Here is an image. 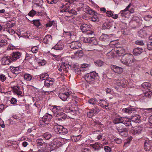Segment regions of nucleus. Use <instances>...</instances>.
I'll use <instances>...</instances> for the list:
<instances>
[{
  "label": "nucleus",
  "instance_id": "nucleus-11",
  "mask_svg": "<svg viewBox=\"0 0 152 152\" xmlns=\"http://www.w3.org/2000/svg\"><path fill=\"white\" fill-rule=\"evenodd\" d=\"M1 64L3 65H9L12 61L10 56H4L1 59Z\"/></svg>",
  "mask_w": 152,
  "mask_h": 152
},
{
  "label": "nucleus",
  "instance_id": "nucleus-53",
  "mask_svg": "<svg viewBox=\"0 0 152 152\" xmlns=\"http://www.w3.org/2000/svg\"><path fill=\"white\" fill-rule=\"evenodd\" d=\"M38 48L37 46H35L31 48V50L34 53H36L38 51Z\"/></svg>",
  "mask_w": 152,
  "mask_h": 152
},
{
  "label": "nucleus",
  "instance_id": "nucleus-15",
  "mask_svg": "<svg viewBox=\"0 0 152 152\" xmlns=\"http://www.w3.org/2000/svg\"><path fill=\"white\" fill-rule=\"evenodd\" d=\"M110 35H108L107 34H102L100 37V40L104 41H108L109 42L111 43L113 42L110 39V38L111 37H110Z\"/></svg>",
  "mask_w": 152,
  "mask_h": 152
},
{
  "label": "nucleus",
  "instance_id": "nucleus-20",
  "mask_svg": "<svg viewBox=\"0 0 152 152\" xmlns=\"http://www.w3.org/2000/svg\"><path fill=\"white\" fill-rule=\"evenodd\" d=\"M122 111L123 113L130 114L135 111L136 109L134 107L131 106L127 108L123 109Z\"/></svg>",
  "mask_w": 152,
  "mask_h": 152
},
{
  "label": "nucleus",
  "instance_id": "nucleus-62",
  "mask_svg": "<svg viewBox=\"0 0 152 152\" xmlns=\"http://www.w3.org/2000/svg\"><path fill=\"white\" fill-rule=\"evenodd\" d=\"M93 111L91 110L90 111L87 113V116L89 118H91L94 115V113Z\"/></svg>",
  "mask_w": 152,
  "mask_h": 152
},
{
  "label": "nucleus",
  "instance_id": "nucleus-5",
  "mask_svg": "<svg viewBox=\"0 0 152 152\" xmlns=\"http://www.w3.org/2000/svg\"><path fill=\"white\" fill-rule=\"evenodd\" d=\"M58 96L64 101H67L72 102L71 99L72 98V96L70 94L69 92L60 93L58 95Z\"/></svg>",
  "mask_w": 152,
  "mask_h": 152
},
{
  "label": "nucleus",
  "instance_id": "nucleus-63",
  "mask_svg": "<svg viewBox=\"0 0 152 152\" xmlns=\"http://www.w3.org/2000/svg\"><path fill=\"white\" fill-rule=\"evenodd\" d=\"M135 43L136 44L140 45H144V43L142 40H137L135 42Z\"/></svg>",
  "mask_w": 152,
  "mask_h": 152
},
{
  "label": "nucleus",
  "instance_id": "nucleus-57",
  "mask_svg": "<svg viewBox=\"0 0 152 152\" xmlns=\"http://www.w3.org/2000/svg\"><path fill=\"white\" fill-rule=\"evenodd\" d=\"M90 145L95 150L98 149L99 148V145L98 143H95L93 144H91Z\"/></svg>",
  "mask_w": 152,
  "mask_h": 152
},
{
  "label": "nucleus",
  "instance_id": "nucleus-4",
  "mask_svg": "<svg viewBox=\"0 0 152 152\" xmlns=\"http://www.w3.org/2000/svg\"><path fill=\"white\" fill-rule=\"evenodd\" d=\"M133 56L132 55H126L122 57L121 61L122 63L125 65L128 66L131 63L134 62L132 59Z\"/></svg>",
  "mask_w": 152,
  "mask_h": 152
},
{
  "label": "nucleus",
  "instance_id": "nucleus-64",
  "mask_svg": "<svg viewBox=\"0 0 152 152\" xmlns=\"http://www.w3.org/2000/svg\"><path fill=\"white\" fill-rule=\"evenodd\" d=\"M0 80L1 81L4 82L6 79V77L3 74L1 75H0Z\"/></svg>",
  "mask_w": 152,
  "mask_h": 152
},
{
  "label": "nucleus",
  "instance_id": "nucleus-21",
  "mask_svg": "<svg viewBox=\"0 0 152 152\" xmlns=\"http://www.w3.org/2000/svg\"><path fill=\"white\" fill-rule=\"evenodd\" d=\"M111 67V69L113 70L114 72L116 73H119L123 72V69L122 68L115 65H112Z\"/></svg>",
  "mask_w": 152,
  "mask_h": 152
},
{
  "label": "nucleus",
  "instance_id": "nucleus-30",
  "mask_svg": "<svg viewBox=\"0 0 152 152\" xmlns=\"http://www.w3.org/2000/svg\"><path fill=\"white\" fill-rule=\"evenodd\" d=\"M60 107L59 106H54L53 110V112L55 116H57L58 113H59L61 112L60 111Z\"/></svg>",
  "mask_w": 152,
  "mask_h": 152
},
{
  "label": "nucleus",
  "instance_id": "nucleus-37",
  "mask_svg": "<svg viewBox=\"0 0 152 152\" xmlns=\"http://www.w3.org/2000/svg\"><path fill=\"white\" fill-rule=\"evenodd\" d=\"M15 91V92L18 95L22 96V92L21 91H19V87L18 86H14L13 87Z\"/></svg>",
  "mask_w": 152,
  "mask_h": 152
},
{
  "label": "nucleus",
  "instance_id": "nucleus-39",
  "mask_svg": "<svg viewBox=\"0 0 152 152\" xmlns=\"http://www.w3.org/2000/svg\"><path fill=\"white\" fill-rule=\"evenodd\" d=\"M48 74L47 73H45L39 75V77L40 79L46 80L48 78Z\"/></svg>",
  "mask_w": 152,
  "mask_h": 152
},
{
  "label": "nucleus",
  "instance_id": "nucleus-26",
  "mask_svg": "<svg viewBox=\"0 0 152 152\" xmlns=\"http://www.w3.org/2000/svg\"><path fill=\"white\" fill-rule=\"evenodd\" d=\"M10 69L12 71L13 73L15 74H17L20 72L21 69L18 67H14L13 66H10Z\"/></svg>",
  "mask_w": 152,
  "mask_h": 152
},
{
  "label": "nucleus",
  "instance_id": "nucleus-28",
  "mask_svg": "<svg viewBox=\"0 0 152 152\" xmlns=\"http://www.w3.org/2000/svg\"><path fill=\"white\" fill-rule=\"evenodd\" d=\"M130 4H129L124 10L121 11L119 15L121 16L122 17H126V12H128V11L130 7ZM127 13V12H126V13Z\"/></svg>",
  "mask_w": 152,
  "mask_h": 152
},
{
  "label": "nucleus",
  "instance_id": "nucleus-23",
  "mask_svg": "<svg viewBox=\"0 0 152 152\" xmlns=\"http://www.w3.org/2000/svg\"><path fill=\"white\" fill-rule=\"evenodd\" d=\"M71 7L68 4V3H66L60 9V13L67 11L69 12V11L70 10Z\"/></svg>",
  "mask_w": 152,
  "mask_h": 152
},
{
  "label": "nucleus",
  "instance_id": "nucleus-6",
  "mask_svg": "<svg viewBox=\"0 0 152 152\" xmlns=\"http://www.w3.org/2000/svg\"><path fill=\"white\" fill-rule=\"evenodd\" d=\"M52 116L51 115L46 113L43 116L42 118L40 120V124L41 125H43L44 124H48V122L52 118Z\"/></svg>",
  "mask_w": 152,
  "mask_h": 152
},
{
  "label": "nucleus",
  "instance_id": "nucleus-12",
  "mask_svg": "<svg viewBox=\"0 0 152 152\" xmlns=\"http://www.w3.org/2000/svg\"><path fill=\"white\" fill-rule=\"evenodd\" d=\"M81 44L79 42L75 41L72 42L70 44L69 47L73 49H76L79 48L80 47Z\"/></svg>",
  "mask_w": 152,
  "mask_h": 152
},
{
  "label": "nucleus",
  "instance_id": "nucleus-59",
  "mask_svg": "<svg viewBox=\"0 0 152 152\" xmlns=\"http://www.w3.org/2000/svg\"><path fill=\"white\" fill-rule=\"evenodd\" d=\"M47 1L48 3L51 4H56L58 1V0H47Z\"/></svg>",
  "mask_w": 152,
  "mask_h": 152
},
{
  "label": "nucleus",
  "instance_id": "nucleus-50",
  "mask_svg": "<svg viewBox=\"0 0 152 152\" xmlns=\"http://www.w3.org/2000/svg\"><path fill=\"white\" fill-rule=\"evenodd\" d=\"M15 24V23L14 20L10 21L7 23V26L9 28H11Z\"/></svg>",
  "mask_w": 152,
  "mask_h": 152
},
{
  "label": "nucleus",
  "instance_id": "nucleus-7",
  "mask_svg": "<svg viewBox=\"0 0 152 152\" xmlns=\"http://www.w3.org/2000/svg\"><path fill=\"white\" fill-rule=\"evenodd\" d=\"M83 41L84 43L91 44L92 45L96 46L98 44L97 41L94 37H83Z\"/></svg>",
  "mask_w": 152,
  "mask_h": 152
},
{
  "label": "nucleus",
  "instance_id": "nucleus-61",
  "mask_svg": "<svg viewBox=\"0 0 152 152\" xmlns=\"http://www.w3.org/2000/svg\"><path fill=\"white\" fill-rule=\"evenodd\" d=\"M151 18L152 17L150 15H146L144 17V20L147 21H149Z\"/></svg>",
  "mask_w": 152,
  "mask_h": 152
},
{
  "label": "nucleus",
  "instance_id": "nucleus-19",
  "mask_svg": "<svg viewBox=\"0 0 152 152\" xmlns=\"http://www.w3.org/2000/svg\"><path fill=\"white\" fill-rule=\"evenodd\" d=\"M52 38L51 35L47 34L44 37L43 39V43L45 44H49L52 42Z\"/></svg>",
  "mask_w": 152,
  "mask_h": 152
},
{
  "label": "nucleus",
  "instance_id": "nucleus-42",
  "mask_svg": "<svg viewBox=\"0 0 152 152\" xmlns=\"http://www.w3.org/2000/svg\"><path fill=\"white\" fill-rule=\"evenodd\" d=\"M144 88H150L151 86V84L148 82H144L141 85Z\"/></svg>",
  "mask_w": 152,
  "mask_h": 152
},
{
  "label": "nucleus",
  "instance_id": "nucleus-16",
  "mask_svg": "<svg viewBox=\"0 0 152 152\" xmlns=\"http://www.w3.org/2000/svg\"><path fill=\"white\" fill-rule=\"evenodd\" d=\"M54 80L53 78H49L46 80L44 82V86L49 87L53 84Z\"/></svg>",
  "mask_w": 152,
  "mask_h": 152
},
{
  "label": "nucleus",
  "instance_id": "nucleus-49",
  "mask_svg": "<svg viewBox=\"0 0 152 152\" xmlns=\"http://www.w3.org/2000/svg\"><path fill=\"white\" fill-rule=\"evenodd\" d=\"M33 21V24L37 27H39L41 26V24L39 20H34Z\"/></svg>",
  "mask_w": 152,
  "mask_h": 152
},
{
  "label": "nucleus",
  "instance_id": "nucleus-17",
  "mask_svg": "<svg viewBox=\"0 0 152 152\" xmlns=\"http://www.w3.org/2000/svg\"><path fill=\"white\" fill-rule=\"evenodd\" d=\"M143 128L140 126H138L133 130V134L134 135H138L141 134L142 132Z\"/></svg>",
  "mask_w": 152,
  "mask_h": 152
},
{
  "label": "nucleus",
  "instance_id": "nucleus-13",
  "mask_svg": "<svg viewBox=\"0 0 152 152\" xmlns=\"http://www.w3.org/2000/svg\"><path fill=\"white\" fill-rule=\"evenodd\" d=\"M21 53L18 52H15L12 53L10 56L12 61H15L19 58L21 56Z\"/></svg>",
  "mask_w": 152,
  "mask_h": 152
},
{
  "label": "nucleus",
  "instance_id": "nucleus-9",
  "mask_svg": "<svg viewBox=\"0 0 152 152\" xmlns=\"http://www.w3.org/2000/svg\"><path fill=\"white\" fill-rule=\"evenodd\" d=\"M54 129L56 132L63 135L65 134L68 132L67 130L61 125H56L54 126Z\"/></svg>",
  "mask_w": 152,
  "mask_h": 152
},
{
  "label": "nucleus",
  "instance_id": "nucleus-55",
  "mask_svg": "<svg viewBox=\"0 0 152 152\" xmlns=\"http://www.w3.org/2000/svg\"><path fill=\"white\" fill-rule=\"evenodd\" d=\"M91 110L93 111L94 114H97L100 111V110L98 107H95Z\"/></svg>",
  "mask_w": 152,
  "mask_h": 152
},
{
  "label": "nucleus",
  "instance_id": "nucleus-44",
  "mask_svg": "<svg viewBox=\"0 0 152 152\" xmlns=\"http://www.w3.org/2000/svg\"><path fill=\"white\" fill-rule=\"evenodd\" d=\"M152 95V92L149 91H148L143 94V96L146 97L150 98Z\"/></svg>",
  "mask_w": 152,
  "mask_h": 152
},
{
  "label": "nucleus",
  "instance_id": "nucleus-8",
  "mask_svg": "<svg viewBox=\"0 0 152 152\" xmlns=\"http://www.w3.org/2000/svg\"><path fill=\"white\" fill-rule=\"evenodd\" d=\"M115 82L116 85L121 87L125 88L127 86V80L123 77H119Z\"/></svg>",
  "mask_w": 152,
  "mask_h": 152
},
{
  "label": "nucleus",
  "instance_id": "nucleus-35",
  "mask_svg": "<svg viewBox=\"0 0 152 152\" xmlns=\"http://www.w3.org/2000/svg\"><path fill=\"white\" fill-rule=\"evenodd\" d=\"M24 78L25 80L27 81H30L32 79V76L29 74L25 73L24 75Z\"/></svg>",
  "mask_w": 152,
  "mask_h": 152
},
{
  "label": "nucleus",
  "instance_id": "nucleus-52",
  "mask_svg": "<svg viewBox=\"0 0 152 152\" xmlns=\"http://www.w3.org/2000/svg\"><path fill=\"white\" fill-rule=\"evenodd\" d=\"M7 41L4 39L0 40V48L6 45L7 43Z\"/></svg>",
  "mask_w": 152,
  "mask_h": 152
},
{
  "label": "nucleus",
  "instance_id": "nucleus-1",
  "mask_svg": "<svg viewBox=\"0 0 152 152\" xmlns=\"http://www.w3.org/2000/svg\"><path fill=\"white\" fill-rule=\"evenodd\" d=\"M131 120L129 118L119 116L115 117L113 121V123L115 124L122 123L126 126H131Z\"/></svg>",
  "mask_w": 152,
  "mask_h": 152
},
{
  "label": "nucleus",
  "instance_id": "nucleus-24",
  "mask_svg": "<svg viewBox=\"0 0 152 152\" xmlns=\"http://www.w3.org/2000/svg\"><path fill=\"white\" fill-rule=\"evenodd\" d=\"M55 116L57 118V119L59 121L65 120L66 117V115L64 113L61 112L59 113H58L57 116Z\"/></svg>",
  "mask_w": 152,
  "mask_h": 152
},
{
  "label": "nucleus",
  "instance_id": "nucleus-38",
  "mask_svg": "<svg viewBox=\"0 0 152 152\" xmlns=\"http://www.w3.org/2000/svg\"><path fill=\"white\" fill-rule=\"evenodd\" d=\"M41 8V11L40 12H37V14L39 16H44L46 15V13L45 11V9L44 8L40 7Z\"/></svg>",
  "mask_w": 152,
  "mask_h": 152
},
{
  "label": "nucleus",
  "instance_id": "nucleus-45",
  "mask_svg": "<svg viewBox=\"0 0 152 152\" xmlns=\"http://www.w3.org/2000/svg\"><path fill=\"white\" fill-rule=\"evenodd\" d=\"M55 145L54 143H50V144H48V146H47V149L49 150H53L55 148Z\"/></svg>",
  "mask_w": 152,
  "mask_h": 152
},
{
  "label": "nucleus",
  "instance_id": "nucleus-18",
  "mask_svg": "<svg viewBox=\"0 0 152 152\" xmlns=\"http://www.w3.org/2000/svg\"><path fill=\"white\" fill-rule=\"evenodd\" d=\"M70 68L75 72H80V66H79L77 63H72L70 65Z\"/></svg>",
  "mask_w": 152,
  "mask_h": 152
},
{
  "label": "nucleus",
  "instance_id": "nucleus-36",
  "mask_svg": "<svg viewBox=\"0 0 152 152\" xmlns=\"http://www.w3.org/2000/svg\"><path fill=\"white\" fill-rule=\"evenodd\" d=\"M114 52V50H112L110 52L107 53V56L108 58H111L114 57L115 56V53Z\"/></svg>",
  "mask_w": 152,
  "mask_h": 152
},
{
  "label": "nucleus",
  "instance_id": "nucleus-43",
  "mask_svg": "<svg viewBox=\"0 0 152 152\" xmlns=\"http://www.w3.org/2000/svg\"><path fill=\"white\" fill-rule=\"evenodd\" d=\"M151 145L150 143H144V148L145 150L149 151L151 147Z\"/></svg>",
  "mask_w": 152,
  "mask_h": 152
},
{
  "label": "nucleus",
  "instance_id": "nucleus-60",
  "mask_svg": "<svg viewBox=\"0 0 152 152\" xmlns=\"http://www.w3.org/2000/svg\"><path fill=\"white\" fill-rule=\"evenodd\" d=\"M69 12L70 13L74 15L77 14V12L76 10L73 9H70L69 10Z\"/></svg>",
  "mask_w": 152,
  "mask_h": 152
},
{
  "label": "nucleus",
  "instance_id": "nucleus-41",
  "mask_svg": "<svg viewBox=\"0 0 152 152\" xmlns=\"http://www.w3.org/2000/svg\"><path fill=\"white\" fill-rule=\"evenodd\" d=\"M97 15H99L96 13V14H94V16L90 18V19L91 20L94 22L99 21V17H97Z\"/></svg>",
  "mask_w": 152,
  "mask_h": 152
},
{
  "label": "nucleus",
  "instance_id": "nucleus-2",
  "mask_svg": "<svg viewBox=\"0 0 152 152\" xmlns=\"http://www.w3.org/2000/svg\"><path fill=\"white\" fill-rule=\"evenodd\" d=\"M98 76V74L95 72H92L87 73L84 76L86 81L89 84H93L95 82V80Z\"/></svg>",
  "mask_w": 152,
  "mask_h": 152
},
{
  "label": "nucleus",
  "instance_id": "nucleus-33",
  "mask_svg": "<svg viewBox=\"0 0 152 152\" xmlns=\"http://www.w3.org/2000/svg\"><path fill=\"white\" fill-rule=\"evenodd\" d=\"M61 64L62 66V67L63 68L64 71L66 72H67L69 69L68 67V65L65 63L64 62H62L61 63Z\"/></svg>",
  "mask_w": 152,
  "mask_h": 152
},
{
  "label": "nucleus",
  "instance_id": "nucleus-51",
  "mask_svg": "<svg viewBox=\"0 0 152 152\" xmlns=\"http://www.w3.org/2000/svg\"><path fill=\"white\" fill-rule=\"evenodd\" d=\"M75 55L79 57H82L83 55V51L81 50H77L75 52Z\"/></svg>",
  "mask_w": 152,
  "mask_h": 152
},
{
  "label": "nucleus",
  "instance_id": "nucleus-34",
  "mask_svg": "<svg viewBox=\"0 0 152 152\" xmlns=\"http://www.w3.org/2000/svg\"><path fill=\"white\" fill-rule=\"evenodd\" d=\"M132 120L135 122L139 123L140 121V116L139 115H136L133 116L132 118Z\"/></svg>",
  "mask_w": 152,
  "mask_h": 152
},
{
  "label": "nucleus",
  "instance_id": "nucleus-48",
  "mask_svg": "<svg viewBox=\"0 0 152 152\" xmlns=\"http://www.w3.org/2000/svg\"><path fill=\"white\" fill-rule=\"evenodd\" d=\"M94 63L96 65L99 66H102L103 64V61L99 60H97Z\"/></svg>",
  "mask_w": 152,
  "mask_h": 152
},
{
  "label": "nucleus",
  "instance_id": "nucleus-46",
  "mask_svg": "<svg viewBox=\"0 0 152 152\" xmlns=\"http://www.w3.org/2000/svg\"><path fill=\"white\" fill-rule=\"evenodd\" d=\"M88 102L89 104L94 105L98 102V101L95 98H92L89 100Z\"/></svg>",
  "mask_w": 152,
  "mask_h": 152
},
{
  "label": "nucleus",
  "instance_id": "nucleus-14",
  "mask_svg": "<svg viewBox=\"0 0 152 152\" xmlns=\"http://www.w3.org/2000/svg\"><path fill=\"white\" fill-rule=\"evenodd\" d=\"M80 28L83 33L87 32L89 29H91L90 26L86 23L82 24L80 26Z\"/></svg>",
  "mask_w": 152,
  "mask_h": 152
},
{
  "label": "nucleus",
  "instance_id": "nucleus-25",
  "mask_svg": "<svg viewBox=\"0 0 152 152\" xmlns=\"http://www.w3.org/2000/svg\"><path fill=\"white\" fill-rule=\"evenodd\" d=\"M112 26V23L110 22L104 23L103 24L102 29H111Z\"/></svg>",
  "mask_w": 152,
  "mask_h": 152
},
{
  "label": "nucleus",
  "instance_id": "nucleus-47",
  "mask_svg": "<svg viewBox=\"0 0 152 152\" xmlns=\"http://www.w3.org/2000/svg\"><path fill=\"white\" fill-rule=\"evenodd\" d=\"M98 102L100 104V105L102 107L104 108V106L107 103L106 101L104 100H100Z\"/></svg>",
  "mask_w": 152,
  "mask_h": 152
},
{
  "label": "nucleus",
  "instance_id": "nucleus-22",
  "mask_svg": "<svg viewBox=\"0 0 152 152\" xmlns=\"http://www.w3.org/2000/svg\"><path fill=\"white\" fill-rule=\"evenodd\" d=\"M115 52L116 54L118 55L119 56H120L124 54L125 50L123 47H119L117 48Z\"/></svg>",
  "mask_w": 152,
  "mask_h": 152
},
{
  "label": "nucleus",
  "instance_id": "nucleus-3",
  "mask_svg": "<svg viewBox=\"0 0 152 152\" xmlns=\"http://www.w3.org/2000/svg\"><path fill=\"white\" fill-rule=\"evenodd\" d=\"M72 102H69L67 105L64 108V111L67 113H70L71 115H75L77 113L78 111V109L77 107H73L72 106L70 107L71 103Z\"/></svg>",
  "mask_w": 152,
  "mask_h": 152
},
{
  "label": "nucleus",
  "instance_id": "nucleus-32",
  "mask_svg": "<svg viewBox=\"0 0 152 152\" xmlns=\"http://www.w3.org/2000/svg\"><path fill=\"white\" fill-rule=\"evenodd\" d=\"M64 46L62 44H61L60 43H58L53 47V48L57 50H62Z\"/></svg>",
  "mask_w": 152,
  "mask_h": 152
},
{
  "label": "nucleus",
  "instance_id": "nucleus-27",
  "mask_svg": "<svg viewBox=\"0 0 152 152\" xmlns=\"http://www.w3.org/2000/svg\"><path fill=\"white\" fill-rule=\"evenodd\" d=\"M143 51V50L141 48H137L134 49L133 51L134 54L135 56L140 55Z\"/></svg>",
  "mask_w": 152,
  "mask_h": 152
},
{
  "label": "nucleus",
  "instance_id": "nucleus-31",
  "mask_svg": "<svg viewBox=\"0 0 152 152\" xmlns=\"http://www.w3.org/2000/svg\"><path fill=\"white\" fill-rule=\"evenodd\" d=\"M51 136L50 134L48 133L45 134L44 135L43 140L45 139L48 140L50 138ZM44 142V141L43 140V139H39V141L37 142Z\"/></svg>",
  "mask_w": 152,
  "mask_h": 152
},
{
  "label": "nucleus",
  "instance_id": "nucleus-56",
  "mask_svg": "<svg viewBox=\"0 0 152 152\" xmlns=\"http://www.w3.org/2000/svg\"><path fill=\"white\" fill-rule=\"evenodd\" d=\"M90 145L95 150L98 149L99 148V145L98 143H95L93 144H91Z\"/></svg>",
  "mask_w": 152,
  "mask_h": 152
},
{
  "label": "nucleus",
  "instance_id": "nucleus-54",
  "mask_svg": "<svg viewBox=\"0 0 152 152\" xmlns=\"http://www.w3.org/2000/svg\"><path fill=\"white\" fill-rule=\"evenodd\" d=\"M68 4L71 7H72L73 5H75V4L76 3V1L75 0H68Z\"/></svg>",
  "mask_w": 152,
  "mask_h": 152
},
{
  "label": "nucleus",
  "instance_id": "nucleus-10",
  "mask_svg": "<svg viewBox=\"0 0 152 152\" xmlns=\"http://www.w3.org/2000/svg\"><path fill=\"white\" fill-rule=\"evenodd\" d=\"M116 129L118 132L119 134L121 136L126 137L128 135V130L126 128H124L122 126H117Z\"/></svg>",
  "mask_w": 152,
  "mask_h": 152
},
{
  "label": "nucleus",
  "instance_id": "nucleus-58",
  "mask_svg": "<svg viewBox=\"0 0 152 152\" xmlns=\"http://www.w3.org/2000/svg\"><path fill=\"white\" fill-rule=\"evenodd\" d=\"M36 12L35 11L32 10L29 12L28 15L31 17H33L36 14Z\"/></svg>",
  "mask_w": 152,
  "mask_h": 152
},
{
  "label": "nucleus",
  "instance_id": "nucleus-40",
  "mask_svg": "<svg viewBox=\"0 0 152 152\" xmlns=\"http://www.w3.org/2000/svg\"><path fill=\"white\" fill-rule=\"evenodd\" d=\"M88 64H82L81 66H80V72H83L87 70L88 68Z\"/></svg>",
  "mask_w": 152,
  "mask_h": 152
},
{
  "label": "nucleus",
  "instance_id": "nucleus-29",
  "mask_svg": "<svg viewBox=\"0 0 152 152\" xmlns=\"http://www.w3.org/2000/svg\"><path fill=\"white\" fill-rule=\"evenodd\" d=\"M47 143H37V146L38 149L43 150L44 149H47Z\"/></svg>",
  "mask_w": 152,
  "mask_h": 152
}]
</instances>
